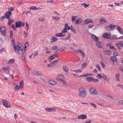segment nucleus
<instances>
[{"label":"nucleus","instance_id":"c03bdc74","mask_svg":"<svg viewBox=\"0 0 123 123\" xmlns=\"http://www.w3.org/2000/svg\"><path fill=\"white\" fill-rule=\"evenodd\" d=\"M110 48L112 49H113L114 50H116L117 49L116 48H115L114 46L113 45H111L110 46Z\"/></svg>","mask_w":123,"mask_h":123},{"label":"nucleus","instance_id":"864d4df0","mask_svg":"<svg viewBox=\"0 0 123 123\" xmlns=\"http://www.w3.org/2000/svg\"><path fill=\"white\" fill-rule=\"evenodd\" d=\"M67 31V29H66L65 27L63 29L62 31V33H65Z\"/></svg>","mask_w":123,"mask_h":123},{"label":"nucleus","instance_id":"774afa93","mask_svg":"<svg viewBox=\"0 0 123 123\" xmlns=\"http://www.w3.org/2000/svg\"><path fill=\"white\" fill-rule=\"evenodd\" d=\"M91 120L90 119H88L85 122V123H91Z\"/></svg>","mask_w":123,"mask_h":123},{"label":"nucleus","instance_id":"39448f33","mask_svg":"<svg viewBox=\"0 0 123 123\" xmlns=\"http://www.w3.org/2000/svg\"><path fill=\"white\" fill-rule=\"evenodd\" d=\"M21 47H23L22 46H18V45H15L14 46V51L16 52L17 53L18 52V50L21 49Z\"/></svg>","mask_w":123,"mask_h":123},{"label":"nucleus","instance_id":"13d9d810","mask_svg":"<svg viewBox=\"0 0 123 123\" xmlns=\"http://www.w3.org/2000/svg\"><path fill=\"white\" fill-rule=\"evenodd\" d=\"M92 81L95 82H97L98 81V79H95L93 78Z\"/></svg>","mask_w":123,"mask_h":123},{"label":"nucleus","instance_id":"8fccbe9b","mask_svg":"<svg viewBox=\"0 0 123 123\" xmlns=\"http://www.w3.org/2000/svg\"><path fill=\"white\" fill-rule=\"evenodd\" d=\"M117 87H120L122 89H123V86L121 84H118L116 86Z\"/></svg>","mask_w":123,"mask_h":123},{"label":"nucleus","instance_id":"6ab92c4d","mask_svg":"<svg viewBox=\"0 0 123 123\" xmlns=\"http://www.w3.org/2000/svg\"><path fill=\"white\" fill-rule=\"evenodd\" d=\"M8 25L10 26L11 24L13 22L14 20L12 19H8Z\"/></svg>","mask_w":123,"mask_h":123},{"label":"nucleus","instance_id":"6e6552de","mask_svg":"<svg viewBox=\"0 0 123 123\" xmlns=\"http://www.w3.org/2000/svg\"><path fill=\"white\" fill-rule=\"evenodd\" d=\"M15 27L16 28L21 27L22 25V22L20 21H16L15 23Z\"/></svg>","mask_w":123,"mask_h":123},{"label":"nucleus","instance_id":"a18cd8bd","mask_svg":"<svg viewBox=\"0 0 123 123\" xmlns=\"http://www.w3.org/2000/svg\"><path fill=\"white\" fill-rule=\"evenodd\" d=\"M15 60L14 59H11L10 60L8 61V62L9 63H12L13 62H14Z\"/></svg>","mask_w":123,"mask_h":123},{"label":"nucleus","instance_id":"bf43d9fd","mask_svg":"<svg viewBox=\"0 0 123 123\" xmlns=\"http://www.w3.org/2000/svg\"><path fill=\"white\" fill-rule=\"evenodd\" d=\"M11 42L12 45H13L14 46L15 45V43L14 41V39H12L11 41Z\"/></svg>","mask_w":123,"mask_h":123},{"label":"nucleus","instance_id":"412c9836","mask_svg":"<svg viewBox=\"0 0 123 123\" xmlns=\"http://www.w3.org/2000/svg\"><path fill=\"white\" fill-rule=\"evenodd\" d=\"M93 77H89L86 78V80L89 82L92 81Z\"/></svg>","mask_w":123,"mask_h":123},{"label":"nucleus","instance_id":"f3484780","mask_svg":"<svg viewBox=\"0 0 123 123\" xmlns=\"http://www.w3.org/2000/svg\"><path fill=\"white\" fill-rule=\"evenodd\" d=\"M102 78L107 81H109V79L107 78V76L104 74H102Z\"/></svg>","mask_w":123,"mask_h":123},{"label":"nucleus","instance_id":"4468645a","mask_svg":"<svg viewBox=\"0 0 123 123\" xmlns=\"http://www.w3.org/2000/svg\"><path fill=\"white\" fill-rule=\"evenodd\" d=\"M110 59L113 62L112 65H114L115 62H117V61L116 57L114 56L111 57L110 58Z\"/></svg>","mask_w":123,"mask_h":123},{"label":"nucleus","instance_id":"cd10ccee","mask_svg":"<svg viewBox=\"0 0 123 123\" xmlns=\"http://www.w3.org/2000/svg\"><path fill=\"white\" fill-rule=\"evenodd\" d=\"M100 22V24L102 22H104V23L107 22V21L105 20V18H101L99 20Z\"/></svg>","mask_w":123,"mask_h":123},{"label":"nucleus","instance_id":"f704fd0d","mask_svg":"<svg viewBox=\"0 0 123 123\" xmlns=\"http://www.w3.org/2000/svg\"><path fill=\"white\" fill-rule=\"evenodd\" d=\"M52 40L51 41V42H52L53 43H54L56 41H57V39L56 37H53L52 39Z\"/></svg>","mask_w":123,"mask_h":123},{"label":"nucleus","instance_id":"bb28decb","mask_svg":"<svg viewBox=\"0 0 123 123\" xmlns=\"http://www.w3.org/2000/svg\"><path fill=\"white\" fill-rule=\"evenodd\" d=\"M63 69L65 72H68V69L66 66H63Z\"/></svg>","mask_w":123,"mask_h":123},{"label":"nucleus","instance_id":"f03ea898","mask_svg":"<svg viewBox=\"0 0 123 123\" xmlns=\"http://www.w3.org/2000/svg\"><path fill=\"white\" fill-rule=\"evenodd\" d=\"M90 93L91 95H97L98 92L96 90L93 88L91 87L89 89Z\"/></svg>","mask_w":123,"mask_h":123},{"label":"nucleus","instance_id":"423d86ee","mask_svg":"<svg viewBox=\"0 0 123 123\" xmlns=\"http://www.w3.org/2000/svg\"><path fill=\"white\" fill-rule=\"evenodd\" d=\"M103 37L104 38L109 39L111 38V36L107 33H104L103 34Z\"/></svg>","mask_w":123,"mask_h":123},{"label":"nucleus","instance_id":"f8f14e48","mask_svg":"<svg viewBox=\"0 0 123 123\" xmlns=\"http://www.w3.org/2000/svg\"><path fill=\"white\" fill-rule=\"evenodd\" d=\"M92 38L94 41L96 42L98 41L99 40V39L97 37L93 34H92Z\"/></svg>","mask_w":123,"mask_h":123},{"label":"nucleus","instance_id":"de8ad7c7","mask_svg":"<svg viewBox=\"0 0 123 123\" xmlns=\"http://www.w3.org/2000/svg\"><path fill=\"white\" fill-rule=\"evenodd\" d=\"M112 40H115L117 39V35H114L112 37Z\"/></svg>","mask_w":123,"mask_h":123},{"label":"nucleus","instance_id":"9d476101","mask_svg":"<svg viewBox=\"0 0 123 123\" xmlns=\"http://www.w3.org/2000/svg\"><path fill=\"white\" fill-rule=\"evenodd\" d=\"M87 116L85 115L82 114L78 116L77 117V118L79 119H85L86 118Z\"/></svg>","mask_w":123,"mask_h":123},{"label":"nucleus","instance_id":"6e6d98bb","mask_svg":"<svg viewBox=\"0 0 123 123\" xmlns=\"http://www.w3.org/2000/svg\"><path fill=\"white\" fill-rule=\"evenodd\" d=\"M58 59L56 60H55V61H53L52 62L54 64H55L56 63V64L58 63Z\"/></svg>","mask_w":123,"mask_h":123},{"label":"nucleus","instance_id":"20e7f679","mask_svg":"<svg viewBox=\"0 0 123 123\" xmlns=\"http://www.w3.org/2000/svg\"><path fill=\"white\" fill-rule=\"evenodd\" d=\"M0 30L1 32L2 33V35L3 36H6L5 34L6 31V28L4 26L1 27L0 28Z\"/></svg>","mask_w":123,"mask_h":123},{"label":"nucleus","instance_id":"5fc2aeb1","mask_svg":"<svg viewBox=\"0 0 123 123\" xmlns=\"http://www.w3.org/2000/svg\"><path fill=\"white\" fill-rule=\"evenodd\" d=\"M62 119L64 120H65L66 119V117H60V118H58V119L59 120H61Z\"/></svg>","mask_w":123,"mask_h":123},{"label":"nucleus","instance_id":"5701e85b","mask_svg":"<svg viewBox=\"0 0 123 123\" xmlns=\"http://www.w3.org/2000/svg\"><path fill=\"white\" fill-rule=\"evenodd\" d=\"M23 47H21V49L18 50V52L19 54L21 55L23 53Z\"/></svg>","mask_w":123,"mask_h":123},{"label":"nucleus","instance_id":"0eeeda50","mask_svg":"<svg viewBox=\"0 0 123 123\" xmlns=\"http://www.w3.org/2000/svg\"><path fill=\"white\" fill-rule=\"evenodd\" d=\"M12 14V12L11 11H8L6 12L5 14V18L7 19L10 18V16Z\"/></svg>","mask_w":123,"mask_h":123},{"label":"nucleus","instance_id":"e2e57ef3","mask_svg":"<svg viewBox=\"0 0 123 123\" xmlns=\"http://www.w3.org/2000/svg\"><path fill=\"white\" fill-rule=\"evenodd\" d=\"M58 47L56 46H54L52 47V49H53L54 50H56L57 49Z\"/></svg>","mask_w":123,"mask_h":123},{"label":"nucleus","instance_id":"1a4fd4ad","mask_svg":"<svg viewBox=\"0 0 123 123\" xmlns=\"http://www.w3.org/2000/svg\"><path fill=\"white\" fill-rule=\"evenodd\" d=\"M82 21V20L81 18H79L75 21V23L76 24L78 25L80 24Z\"/></svg>","mask_w":123,"mask_h":123},{"label":"nucleus","instance_id":"a211bd4d","mask_svg":"<svg viewBox=\"0 0 123 123\" xmlns=\"http://www.w3.org/2000/svg\"><path fill=\"white\" fill-rule=\"evenodd\" d=\"M46 111L48 112H52L55 110V108H45Z\"/></svg>","mask_w":123,"mask_h":123},{"label":"nucleus","instance_id":"4c0bfd02","mask_svg":"<svg viewBox=\"0 0 123 123\" xmlns=\"http://www.w3.org/2000/svg\"><path fill=\"white\" fill-rule=\"evenodd\" d=\"M2 69L4 71H5L6 70L9 71L10 69V67L9 66H7L5 68H3Z\"/></svg>","mask_w":123,"mask_h":123},{"label":"nucleus","instance_id":"f257e3e1","mask_svg":"<svg viewBox=\"0 0 123 123\" xmlns=\"http://www.w3.org/2000/svg\"><path fill=\"white\" fill-rule=\"evenodd\" d=\"M79 95L80 97L82 98H84L86 95V91L85 89L82 87L79 89Z\"/></svg>","mask_w":123,"mask_h":123},{"label":"nucleus","instance_id":"b1692460","mask_svg":"<svg viewBox=\"0 0 123 123\" xmlns=\"http://www.w3.org/2000/svg\"><path fill=\"white\" fill-rule=\"evenodd\" d=\"M97 46L98 48H102V46L100 45L101 43L100 42L98 41L96 43Z\"/></svg>","mask_w":123,"mask_h":123},{"label":"nucleus","instance_id":"c756f323","mask_svg":"<svg viewBox=\"0 0 123 123\" xmlns=\"http://www.w3.org/2000/svg\"><path fill=\"white\" fill-rule=\"evenodd\" d=\"M71 30L72 31V32L74 33H77L76 31H75V30L73 27V26L71 25V28H70Z\"/></svg>","mask_w":123,"mask_h":123},{"label":"nucleus","instance_id":"72a5a7b5","mask_svg":"<svg viewBox=\"0 0 123 123\" xmlns=\"http://www.w3.org/2000/svg\"><path fill=\"white\" fill-rule=\"evenodd\" d=\"M65 27L66 29H67V28L68 30H70L71 28V27L70 28V26L68 25L67 24H65Z\"/></svg>","mask_w":123,"mask_h":123},{"label":"nucleus","instance_id":"9b49d317","mask_svg":"<svg viewBox=\"0 0 123 123\" xmlns=\"http://www.w3.org/2000/svg\"><path fill=\"white\" fill-rule=\"evenodd\" d=\"M32 73L34 75L40 76L42 75V74L40 73L39 72L37 71H33L32 72Z\"/></svg>","mask_w":123,"mask_h":123},{"label":"nucleus","instance_id":"aec40b11","mask_svg":"<svg viewBox=\"0 0 123 123\" xmlns=\"http://www.w3.org/2000/svg\"><path fill=\"white\" fill-rule=\"evenodd\" d=\"M54 55H52L50 56L48 58V60L49 61H51L52 60L55 59V58L54 56Z\"/></svg>","mask_w":123,"mask_h":123},{"label":"nucleus","instance_id":"4d7b16f0","mask_svg":"<svg viewBox=\"0 0 123 123\" xmlns=\"http://www.w3.org/2000/svg\"><path fill=\"white\" fill-rule=\"evenodd\" d=\"M118 31L121 34H123V30L121 28V29H119Z\"/></svg>","mask_w":123,"mask_h":123},{"label":"nucleus","instance_id":"2eb2a0df","mask_svg":"<svg viewBox=\"0 0 123 123\" xmlns=\"http://www.w3.org/2000/svg\"><path fill=\"white\" fill-rule=\"evenodd\" d=\"M93 21L91 19H85L84 22V23L85 24H87L90 23L92 22Z\"/></svg>","mask_w":123,"mask_h":123},{"label":"nucleus","instance_id":"052dcab7","mask_svg":"<svg viewBox=\"0 0 123 123\" xmlns=\"http://www.w3.org/2000/svg\"><path fill=\"white\" fill-rule=\"evenodd\" d=\"M64 50L63 49V48H60L59 49H58L57 50H56V51H62L63 50Z\"/></svg>","mask_w":123,"mask_h":123},{"label":"nucleus","instance_id":"58836bf2","mask_svg":"<svg viewBox=\"0 0 123 123\" xmlns=\"http://www.w3.org/2000/svg\"><path fill=\"white\" fill-rule=\"evenodd\" d=\"M113 53L114 55L115 56H118L119 55V54L117 53L116 51H114L113 52Z\"/></svg>","mask_w":123,"mask_h":123},{"label":"nucleus","instance_id":"69168bd1","mask_svg":"<svg viewBox=\"0 0 123 123\" xmlns=\"http://www.w3.org/2000/svg\"><path fill=\"white\" fill-rule=\"evenodd\" d=\"M82 72V71L81 70H75V73H80V72Z\"/></svg>","mask_w":123,"mask_h":123},{"label":"nucleus","instance_id":"338daca9","mask_svg":"<svg viewBox=\"0 0 123 123\" xmlns=\"http://www.w3.org/2000/svg\"><path fill=\"white\" fill-rule=\"evenodd\" d=\"M115 27L116 29H117V30L118 31L119 30V29H121V28L118 25L116 26Z\"/></svg>","mask_w":123,"mask_h":123},{"label":"nucleus","instance_id":"ea45409f","mask_svg":"<svg viewBox=\"0 0 123 123\" xmlns=\"http://www.w3.org/2000/svg\"><path fill=\"white\" fill-rule=\"evenodd\" d=\"M13 36V32L12 31H11L10 33V38L12 39Z\"/></svg>","mask_w":123,"mask_h":123},{"label":"nucleus","instance_id":"393cba45","mask_svg":"<svg viewBox=\"0 0 123 123\" xmlns=\"http://www.w3.org/2000/svg\"><path fill=\"white\" fill-rule=\"evenodd\" d=\"M119 74L118 73L116 74V75L115 78L116 79V80L117 81H120V80L119 77Z\"/></svg>","mask_w":123,"mask_h":123},{"label":"nucleus","instance_id":"7c9ffc66","mask_svg":"<svg viewBox=\"0 0 123 123\" xmlns=\"http://www.w3.org/2000/svg\"><path fill=\"white\" fill-rule=\"evenodd\" d=\"M19 86L18 85H17L15 86V88L14 89L15 91L16 92H17L18 91L19 89Z\"/></svg>","mask_w":123,"mask_h":123},{"label":"nucleus","instance_id":"09e8293b","mask_svg":"<svg viewBox=\"0 0 123 123\" xmlns=\"http://www.w3.org/2000/svg\"><path fill=\"white\" fill-rule=\"evenodd\" d=\"M102 74L101 75L100 74H98L97 75V78L99 79H100L101 78H102Z\"/></svg>","mask_w":123,"mask_h":123},{"label":"nucleus","instance_id":"0e129e2a","mask_svg":"<svg viewBox=\"0 0 123 123\" xmlns=\"http://www.w3.org/2000/svg\"><path fill=\"white\" fill-rule=\"evenodd\" d=\"M87 66V64L86 63H84L82 64V67L84 68Z\"/></svg>","mask_w":123,"mask_h":123},{"label":"nucleus","instance_id":"2f4dec72","mask_svg":"<svg viewBox=\"0 0 123 123\" xmlns=\"http://www.w3.org/2000/svg\"><path fill=\"white\" fill-rule=\"evenodd\" d=\"M120 42H121V41L118 42V43H115V45L118 46H121L122 43H120Z\"/></svg>","mask_w":123,"mask_h":123},{"label":"nucleus","instance_id":"49530a36","mask_svg":"<svg viewBox=\"0 0 123 123\" xmlns=\"http://www.w3.org/2000/svg\"><path fill=\"white\" fill-rule=\"evenodd\" d=\"M96 67L97 68H98V69L99 71H101L100 69V66L98 65L97 64L96 65Z\"/></svg>","mask_w":123,"mask_h":123},{"label":"nucleus","instance_id":"dca6fc26","mask_svg":"<svg viewBox=\"0 0 123 123\" xmlns=\"http://www.w3.org/2000/svg\"><path fill=\"white\" fill-rule=\"evenodd\" d=\"M48 83L49 84L53 85H55L57 84V83L55 81L52 80L48 81Z\"/></svg>","mask_w":123,"mask_h":123},{"label":"nucleus","instance_id":"c85d7f7f","mask_svg":"<svg viewBox=\"0 0 123 123\" xmlns=\"http://www.w3.org/2000/svg\"><path fill=\"white\" fill-rule=\"evenodd\" d=\"M109 25L110 26L111 31L113 30L115 28V25H113L112 24H111Z\"/></svg>","mask_w":123,"mask_h":123},{"label":"nucleus","instance_id":"680f3d73","mask_svg":"<svg viewBox=\"0 0 123 123\" xmlns=\"http://www.w3.org/2000/svg\"><path fill=\"white\" fill-rule=\"evenodd\" d=\"M106 29L108 31H111L109 25L107 27H106Z\"/></svg>","mask_w":123,"mask_h":123},{"label":"nucleus","instance_id":"79ce46f5","mask_svg":"<svg viewBox=\"0 0 123 123\" xmlns=\"http://www.w3.org/2000/svg\"><path fill=\"white\" fill-rule=\"evenodd\" d=\"M54 64L51 62L47 66L48 67H50L51 68L52 67L53 65Z\"/></svg>","mask_w":123,"mask_h":123},{"label":"nucleus","instance_id":"a19ab883","mask_svg":"<svg viewBox=\"0 0 123 123\" xmlns=\"http://www.w3.org/2000/svg\"><path fill=\"white\" fill-rule=\"evenodd\" d=\"M37 9V8L36 6H31L30 8V10H34Z\"/></svg>","mask_w":123,"mask_h":123},{"label":"nucleus","instance_id":"4be33fe9","mask_svg":"<svg viewBox=\"0 0 123 123\" xmlns=\"http://www.w3.org/2000/svg\"><path fill=\"white\" fill-rule=\"evenodd\" d=\"M24 86V82L22 81H21L20 82V87L21 90H22Z\"/></svg>","mask_w":123,"mask_h":123},{"label":"nucleus","instance_id":"a878e982","mask_svg":"<svg viewBox=\"0 0 123 123\" xmlns=\"http://www.w3.org/2000/svg\"><path fill=\"white\" fill-rule=\"evenodd\" d=\"M104 51L105 52V53L107 55H110L111 54V51L109 50H105Z\"/></svg>","mask_w":123,"mask_h":123},{"label":"nucleus","instance_id":"473e14b6","mask_svg":"<svg viewBox=\"0 0 123 123\" xmlns=\"http://www.w3.org/2000/svg\"><path fill=\"white\" fill-rule=\"evenodd\" d=\"M38 20L40 21H43L45 20V18L44 17H42L39 18L38 19Z\"/></svg>","mask_w":123,"mask_h":123},{"label":"nucleus","instance_id":"e433bc0d","mask_svg":"<svg viewBox=\"0 0 123 123\" xmlns=\"http://www.w3.org/2000/svg\"><path fill=\"white\" fill-rule=\"evenodd\" d=\"M62 32L58 33L56 34V35H55V36L58 37H62Z\"/></svg>","mask_w":123,"mask_h":123},{"label":"nucleus","instance_id":"ddd939ff","mask_svg":"<svg viewBox=\"0 0 123 123\" xmlns=\"http://www.w3.org/2000/svg\"><path fill=\"white\" fill-rule=\"evenodd\" d=\"M64 76L62 74H60L57 75L56 77V79L57 80L59 81V79H60V78H62L64 79Z\"/></svg>","mask_w":123,"mask_h":123},{"label":"nucleus","instance_id":"37998d69","mask_svg":"<svg viewBox=\"0 0 123 123\" xmlns=\"http://www.w3.org/2000/svg\"><path fill=\"white\" fill-rule=\"evenodd\" d=\"M71 35L70 34H68L67 37H66L65 39V40H67L68 39H69V38H70L71 37Z\"/></svg>","mask_w":123,"mask_h":123},{"label":"nucleus","instance_id":"7ed1b4c3","mask_svg":"<svg viewBox=\"0 0 123 123\" xmlns=\"http://www.w3.org/2000/svg\"><path fill=\"white\" fill-rule=\"evenodd\" d=\"M2 102L3 105L6 107L7 108H10L11 107L10 105L8 104V101L5 99H3L2 101Z\"/></svg>","mask_w":123,"mask_h":123},{"label":"nucleus","instance_id":"c9c22d12","mask_svg":"<svg viewBox=\"0 0 123 123\" xmlns=\"http://www.w3.org/2000/svg\"><path fill=\"white\" fill-rule=\"evenodd\" d=\"M100 63L102 66V68H105V65L104 64L103 62L102 61H100Z\"/></svg>","mask_w":123,"mask_h":123},{"label":"nucleus","instance_id":"3c124183","mask_svg":"<svg viewBox=\"0 0 123 123\" xmlns=\"http://www.w3.org/2000/svg\"><path fill=\"white\" fill-rule=\"evenodd\" d=\"M77 17V16H72V21H74L75 20Z\"/></svg>","mask_w":123,"mask_h":123},{"label":"nucleus","instance_id":"603ef678","mask_svg":"<svg viewBox=\"0 0 123 123\" xmlns=\"http://www.w3.org/2000/svg\"><path fill=\"white\" fill-rule=\"evenodd\" d=\"M53 18L54 19H55V20H57L59 19L60 18L56 16V17H53Z\"/></svg>","mask_w":123,"mask_h":123}]
</instances>
